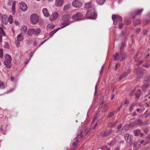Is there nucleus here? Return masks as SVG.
<instances>
[{
  "mask_svg": "<svg viewBox=\"0 0 150 150\" xmlns=\"http://www.w3.org/2000/svg\"><path fill=\"white\" fill-rule=\"evenodd\" d=\"M60 29H61V28H59L50 32L49 34V35L50 36V38L52 37L53 36V35L55 33H56L57 31L59 30Z\"/></svg>",
  "mask_w": 150,
  "mask_h": 150,
  "instance_id": "obj_19",
  "label": "nucleus"
},
{
  "mask_svg": "<svg viewBox=\"0 0 150 150\" xmlns=\"http://www.w3.org/2000/svg\"><path fill=\"white\" fill-rule=\"evenodd\" d=\"M30 19L31 23L35 24L38 23L39 21V17L35 13L32 14L30 17Z\"/></svg>",
  "mask_w": 150,
  "mask_h": 150,
  "instance_id": "obj_3",
  "label": "nucleus"
},
{
  "mask_svg": "<svg viewBox=\"0 0 150 150\" xmlns=\"http://www.w3.org/2000/svg\"><path fill=\"white\" fill-rule=\"evenodd\" d=\"M20 8L23 11H26L28 9L27 5L24 2H21L20 3Z\"/></svg>",
  "mask_w": 150,
  "mask_h": 150,
  "instance_id": "obj_9",
  "label": "nucleus"
},
{
  "mask_svg": "<svg viewBox=\"0 0 150 150\" xmlns=\"http://www.w3.org/2000/svg\"><path fill=\"white\" fill-rule=\"evenodd\" d=\"M127 75V74L126 73H125L122 74L121 75L118 79L119 81H120V80H121L125 76H126Z\"/></svg>",
  "mask_w": 150,
  "mask_h": 150,
  "instance_id": "obj_33",
  "label": "nucleus"
},
{
  "mask_svg": "<svg viewBox=\"0 0 150 150\" xmlns=\"http://www.w3.org/2000/svg\"><path fill=\"white\" fill-rule=\"evenodd\" d=\"M71 16L69 14H66L63 16L61 24L63 25V26L61 28H63L70 24L69 20Z\"/></svg>",
  "mask_w": 150,
  "mask_h": 150,
  "instance_id": "obj_1",
  "label": "nucleus"
},
{
  "mask_svg": "<svg viewBox=\"0 0 150 150\" xmlns=\"http://www.w3.org/2000/svg\"><path fill=\"white\" fill-rule=\"evenodd\" d=\"M124 25V24L122 23L120 24L119 25L118 27L120 29H121L123 27Z\"/></svg>",
  "mask_w": 150,
  "mask_h": 150,
  "instance_id": "obj_51",
  "label": "nucleus"
},
{
  "mask_svg": "<svg viewBox=\"0 0 150 150\" xmlns=\"http://www.w3.org/2000/svg\"><path fill=\"white\" fill-rule=\"evenodd\" d=\"M149 124V122L148 121H146L144 122L143 123V125H148Z\"/></svg>",
  "mask_w": 150,
  "mask_h": 150,
  "instance_id": "obj_62",
  "label": "nucleus"
},
{
  "mask_svg": "<svg viewBox=\"0 0 150 150\" xmlns=\"http://www.w3.org/2000/svg\"><path fill=\"white\" fill-rule=\"evenodd\" d=\"M129 125V127L130 126L132 128L135 127L136 125V124L134 122H131L130 123Z\"/></svg>",
  "mask_w": 150,
  "mask_h": 150,
  "instance_id": "obj_40",
  "label": "nucleus"
},
{
  "mask_svg": "<svg viewBox=\"0 0 150 150\" xmlns=\"http://www.w3.org/2000/svg\"><path fill=\"white\" fill-rule=\"evenodd\" d=\"M14 90V88H12V89L9 90V91H8L7 92V93H10V92L13 91Z\"/></svg>",
  "mask_w": 150,
  "mask_h": 150,
  "instance_id": "obj_63",
  "label": "nucleus"
},
{
  "mask_svg": "<svg viewBox=\"0 0 150 150\" xmlns=\"http://www.w3.org/2000/svg\"><path fill=\"white\" fill-rule=\"evenodd\" d=\"M19 41L18 40L15 42V43L17 47H18L20 46V44Z\"/></svg>",
  "mask_w": 150,
  "mask_h": 150,
  "instance_id": "obj_45",
  "label": "nucleus"
},
{
  "mask_svg": "<svg viewBox=\"0 0 150 150\" xmlns=\"http://www.w3.org/2000/svg\"><path fill=\"white\" fill-rule=\"evenodd\" d=\"M112 133V130L108 131V132L105 131L103 133L102 136L103 137H107L111 134Z\"/></svg>",
  "mask_w": 150,
  "mask_h": 150,
  "instance_id": "obj_14",
  "label": "nucleus"
},
{
  "mask_svg": "<svg viewBox=\"0 0 150 150\" xmlns=\"http://www.w3.org/2000/svg\"><path fill=\"white\" fill-rule=\"evenodd\" d=\"M129 125H125L122 128V129L124 130L125 131H127L129 129Z\"/></svg>",
  "mask_w": 150,
  "mask_h": 150,
  "instance_id": "obj_34",
  "label": "nucleus"
},
{
  "mask_svg": "<svg viewBox=\"0 0 150 150\" xmlns=\"http://www.w3.org/2000/svg\"><path fill=\"white\" fill-rule=\"evenodd\" d=\"M141 93V91L139 89L137 91V93L135 94L136 97L137 99H139Z\"/></svg>",
  "mask_w": 150,
  "mask_h": 150,
  "instance_id": "obj_28",
  "label": "nucleus"
},
{
  "mask_svg": "<svg viewBox=\"0 0 150 150\" xmlns=\"http://www.w3.org/2000/svg\"><path fill=\"white\" fill-rule=\"evenodd\" d=\"M137 121L139 124L141 125L143 124L142 120L140 119L138 120Z\"/></svg>",
  "mask_w": 150,
  "mask_h": 150,
  "instance_id": "obj_48",
  "label": "nucleus"
},
{
  "mask_svg": "<svg viewBox=\"0 0 150 150\" xmlns=\"http://www.w3.org/2000/svg\"><path fill=\"white\" fill-rule=\"evenodd\" d=\"M150 21V20L146 19H144L143 20V23L144 24H146L148 23Z\"/></svg>",
  "mask_w": 150,
  "mask_h": 150,
  "instance_id": "obj_38",
  "label": "nucleus"
},
{
  "mask_svg": "<svg viewBox=\"0 0 150 150\" xmlns=\"http://www.w3.org/2000/svg\"><path fill=\"white\" fill-rule=\"evenodd\" d=\"M63 0H56L55 5L57 7H60L63 4Z\"/></svg>",
  "mask_w": 150,
  "mask_h": 150,
  "instance_id": "obj_11",
  "label": "nucleus"
},
{
  "mask_svg": "<svg viewBox=\"0 0 150 150\" xmlns=\"http://www.w3.org/2000/svg\"><path fill=\"white\" fill-rule=\"evenodd\" d=\"M35 29L32 28L29 30L28 31V34L29 35H31L34 34Z\"/></svg>",
  "mask_w": 150,
  "mask_h": 150,
  "instance_id": "obj_24",
  "label": "nucleus"
},
{
  "mask_svg": "<svg viewBox=\"0 0 150 150\" xmlns=\"http://www.w3.org/2000/svg\"><path fill=\"white\" fill-rule=\"evenodd\" d=\"M17 39L18 41H21L24 39L23 37V34L22 33H20L17 36Z\"/></svg>",
  "mask_w": 150,
  "mask_h": 150,
  "instance_id": "obj_15",
  "label": "nucleus"
},
{
  "mask_svg": "<svg viewBox=\"0 0 150 150\" xmlns=\"http://www.w3.org/2000/svg\"><path fill=\"white\" fill-rule=\"evenodd\" d=\"M129 103V102L127 100V99H126L125 100V103L124 104H125L127 103Z\"/></svg>",
  "mask_w": 150,
  "mask_h": 150,
  "instance_id": "obj_64",
  "label": "nucleus"
},
{
  "mask_svg": "<svg viewBox=\"0 0 150 150\" xmlns=\"http://www.w3.org/2000/svg\"><path fill=\"white\" fill-rule=\"evenodd\" d=\"M96 14L94 12L89 10L87 12L86 17L87 18L95 19L96 18Z\"/></svg>",
  "mask_w": 150,
  "mask_h": 150,
  "instance_id": "obj_4",
  "label": "nucleus"
},
{
  "mask_svg": "<svg viewBox=\"0 0 150 150\" xmlns=\"http://www.w3.org/2000/svg\"><path fill=\"white\" fill-rule=\"evenodd\" d=\"M114 112H110L107 118H108L111 117L114 115Z\"/></svg>",
  "mask_w": 150,
  "mask_h": 150,
  "instance_id": "obj_39",
  "label": "nucleus"
},
{
  "mask_svg": "<svg viewBox=\"0 0 150 150\" xmlns=\"http://www.w3.org/2000/svg\"><path fill=\"white\" fill-rule=\"evenodd\" d=\"M125 42H122V46L120 48L121 50H122L123 49V47L125 46Z\"/></svg>",
  "mask_w": 150,
  "mask_h": 150,
  "instance_id": "obj_46",
  "label": "nucleus"
},
{
  "mask_svg": "<svg viewBox=\"0 0 150 150\" xmlns=\"http://www.w3.org/2000/svg\"><path fill=\"white\" fill-rule=\"evenodd\" d=\"M108 105L107 104H105L104 105L103 107V109L104 110H107V107H108Z\"/></svg>",
  "mask_w": 150,
  "mask_h": 150,
  "instance_id": "obj_50",
  "label": "nucleus"
},
{
  "mask_svg": "<svg viewBox=\"0 0 150 150\" xmlns=\"http://www.w3.org/2000/svg\"><path fill=\"white\" fill-rule=\"evenodd\" d=\"M150 80V76H148V77H146L145 79V80L146 81H149Z\"/></svg>",
  "mask_w": 150,
  "mask_h": 150,
  "instance_id": "obj_57",
  "label": "nucleus"
},
{
  "mask_svg": "<svg viewBox=\"0 0 150 150\" xmlns=\"http://www.w3.org/2000/svg\"><path fill=\"white\" fill-rule=\"evenodd\" d=\"M120 56L122 57V59H121L120 61H122L125 59L126 58L127 56L126 54H125L124 56V55L121 53L120 55Z\"/></svg>",
  "mask_w": 150,
  "mask_h": 150,
  "instance_id": "obj_30",
  "label": "nucleus"
},
{
  "mask_svg": "<svg viewBox=\"0 0 150 150\" xmlns=\"http://www.w3.org/2000/svg\"><path fill=\"white\" fill-rule=\"evenodd\" d=\"M91 2H88L86 3L85 7L86 8H89L91 7Z\"/></svg>",
  "mask_w": 150,
  "mask_h": 150,
  "instance_id": "obj_27",
  "label": "nucleus"
},
{
  "mask_svg": "<svg viewBox=\"0 0 150 150\" xmlns=\"http://www.w3.org/2000/svg\"><path fill=\"white\" fill-rule=\"evenodd\" d=\"M26 43L28 44H30L31 42V40H28L26 41Z\"/></svg>",
  "mask_w": 150,
  "mask_h": 150,
  "instance_id": "obj_61",
  "label": "nucleus"
},
{
  "mask_svg": "<svg viewBox=\"0 0 150 150\" xmlns=\"http://www.w3.org/2000/svg\"><path fill=\"white\" fill-rule=\"evenodd\" d=\"M134 106V104H132L130 106V108H129V110L130 111H131L132 110V108H133V106Z\"/></svg>",
  "mask_w": 150,
  "mask_h": 150,
  "instance_id": "obj_53",
  "label": "nucleus"
},
{
  "mask_svg": "<svg viewBox=\"0 0 150 150\" xmlns=\"http://www.w3.org/2000/svg\"><path fill=\"white\" fill-rule=\"evenodd\" d=\"M11 56L8 54H6L4 63V65L7 68H10L11 67Z\"/></svg>",
  "mask_w": 150,
  "mask_h": 150,
  "instance_id": "obj_2",
  "label": "nucleus"
},
{
  "mask_svg": "<svg viewBox=\"0 0 150 150\" xmlns=\"http://www.w3.org/2000/svg\"><path fill=\"white\" fill-rule=\"evenodd\" d=\"M149 86L148 84H144L142 87V91H144Z\"/></svg>",
  "mask_w": 150,
  "mask_h": 150,
  "instance_id": "obj_29",
  "label": "nucleus"
},
{
  "mask_svg": "<svg viewBox=\"0 0 150 150\" xmlns=\"http://www.w3.org/2000/svg\"><path fill=\"white\" fill-rule=\"evenodd\" d=\"M9 22L11 24L13 23V20L12 16L11 15H10L9 18L8 19Z\"/></svg>",
  "mask_w": 150,
  "mask_h": 150,
  "instance_id": "obj_37",
  "label": "nucleus"
},
{
  "mask_svg": "<svg viewBox=\"0 0 150 150\" xmlns=\"http://www.w3.org/2000/svg\"><path fill=\"white\" fill-rule=\"evenodd\" d=\"M137 72L138 74H139L141 76H142V68L141 67H137Z\"/></svg>",
  "mask_w": 150,
  "mask_h": 150,
  "instance_id": "obj_22",
  "label": "nucleus"
},
{
  "mask_svg": "<svg viewBox=\"0 0 150 150\" xmlns=\"http://www.w3.org/2000/svg\"><path fill=\"white\" fill-rule=\"evenodd\" d=\"M144 132L145 134H147L148 132V129L147 128L144 129Z\"/></svg>",
  "mask_w": 150,
  "mask_h": 150,
  "instance_id": "obj_58",
  "label": "nucleus"
},
{
  "mask_svg": "<svg viewBox=\"0 0 150 150\" xmlns=\"http://www.w3.org/2000/svg\"><path fill=\"white\" fill-rule=\"evenodd\" d=\"M4 83L3 82L0 81V88L4 89L5 88Z\"/></svg>",
  "mask_w": 150,
  "mask_h": 150,
  "instance_id": "obj_35",
  "label": "nucleus"
},
{
  "mask_svg": "<svg viewBox=\"0 0 150 150\" xmlns=\"http://www.w3.org/2000/svg\"><path fill=\"white\" fill-rule=\"evenodd\" d=\"M79 141L78 140H77L74 142L72 143V145L73 146H75L76 145L78 142Z\"/></svg>",
  "mask_w": 150,
  "mask_h": 150,
  "instance_id": "obj_49",
  "label": "nucleus"
},
{
  "mask_svg": "<svg viewBox=\"0 0 150 150\" xmlns=\"http://www.w3.org/2000/svg\"><path fill=\"white\" fill-rule=\"evenodd\" d=\"M148 31L146 30H144L143 32V34L144 35H146L147 34Z\"/></svg>",
  "mask_w": 150,
  "mask_h": 150,
  "instance_id": "obj_55",
  "label": "nucleus"
},
{
  "mask_svg": "<svg viewBox=\"0 0 150 150\" xmlns=\"http://www.w3.org/2000/svg\"><path fill=\"white\" fill-rule=\"evenodd\" d=\"M70 7V5L69 4H67L65 5L63 8V9L64 11H66L68 10Z\"/></svg>",
  "mask_w": 150,
  "mask_h": 150,
  "instance_id": "obj_36",
  "label": "nucleus"
},
{
  "mask_svg": "<svg viewBox=\"0 0 150 150\" xmlns=\"http://www.w3.org/2000/svg\"><path fill=\"white\" fill-rule=\"evenodd\" d=\"M2 35L3 36H5L6 35L4 31L3 30V28L2 27H0V42L2 41Z\"/></svg>",
  "mask_w": 150,
  "mask_h": 150,
  "instance_id": "obj_13",
  "label": "nucleus"
},
{
  "mask_svg": "<svg viewBox=\"0 0 150 150\" xmlns=\"http://www.w3.org/2000/svg\"><path fill=\"white\" fill-rule=\"evenodd\" d=\"M104 103V102L103 101L101 103V104H100V105L99 108H98L99 109H100L101 108H102L103 107V103Z\"/></svg>",
  "mask_w": 150,
  "mask_h": 150,
  "instance_id": "obj_60",
  "label": "nucleus"
},
{
  "mask_svg": "<svg viewBox=\"0 0 150 150\" xmlns=\"http://www.w3.org/2000/svg\"><path fill=\"white\" fill-rule=\"evenodd\" d=\"M143 11V9L142 8L140 9H137L133 12V15L131 17L132 19L134 18L136 15H140L141 14Z\"/></svg>",
  "mask_w": 150,
  "mask_h": 150,
  "instance_id": "obj_8",
  "label": "nucleus"
},
{
  "mask_svg": "<svg viewBox=\"0 0 150 150\" xmlns=\"http://www.w3.org/2000/svg\"><path fill=\"white\" fill-rule=\"evenodd\" d=\"M55 25H54L53 23H50L49 24H48L47 25V28H51V29H53L54 27H55Z\"/></svg>",
  "mask_w": 150,
  "mask_h": 150,
  "instance_id": "obj_31",
  "label": "nucleus"
},
{
  "mask_svg": "<svg viewBox=\"0 0 150 150\" xmlns=\"http://www.w3.org/2000/svg\"><path fill=\"white\" fill-rule=\"evenodd\" d=\"M124 137L125 140L128 143H130L131 140V137L129 136V134L128 133H126L124 135Z\"/></svg>",
  "mask_w": 150,
  "mask_h": 150,
  "instance_id": "obj_12",
  "label": "nucleus"
},
{
  "mask_svg": "<svg viewBox=\"0 0 150 150\" xmlns=\"http://www.w3.org/2000/svg\"><path fill=\"white\" fill-rule=\"evenodd\" d=\"M34 52H31L29 54V56L30 57V58L32 57L33 54Z\"/></svg>",
  "mask_w": 150,
  "mask_h": 150,
  "instance_id": "obj_59",
  "label": "nucleus"
},
{
  "mask_svg": "<svg viewBox=\"0 0 150 150\" xmlns=\"http://www.w3.org/2000/svg\"><path fill=\"white\" fill-rule=\"evenodd\" d=\"M122 125L121 124H119L117 127V129L118 130L120 129L122 127Z\"/></svg>",
  "mask_w": 150,
  "mask_h": 150,
  "instance_id": "obj_54",
  "label": "nucleus"
},
{
  "mask_svg": "<svg viewBox=\"0 0 150 150\" xmlns=\"http://www.w3.org/2000/svg\"><path fill=\"white\" fill-rule=\"evenodd\" d=\"M3 49H0V57L1 58H2L3 57Z\"/></svg>",
  "mask_w": 150,
  "mask_h": 150,
  "instance_id": "obj_41",
  "label": "nucleus"
},
{
  "mask_svg": "<svg viewBox=\"0 0 150 150\" xmlns=\"http://www.w3.org/2000/svg\"><path fill=\"white\" fill-rule=\"evenodd\" d=\"M143 66L146 68H148L150 66V64H148V65H144V64H143Z\"/></svg>",
  "mask_w": 150,
  "mask_h": 150,
  "instance_id": "obj_56",
  "label": "nucleus"
},
{
  "mask_svg": "<svg viewBox=\"0 0 150 150\" xmlns=\"http://www.w3.org/2000/svg\"><path fill=\"white\" fill-rule=\"evenodd\" d=\"M3 22L5 23H7L8 22L7 17L5 15H4L2 17Z\"/></svg>",
  "mask_w": 150,
  "mask_h": 150,
  "instance_id": "obj_21",
  "label": "nucleus"
},
{
  "mask_svg": "<svg viewBox=\"0 0 150 150\" xmlns=\"http://www.w3.org/2000/svg\"><path fill=\"white\" fill-rule=\"evenodd\" d=\"M34 34L36 35H37L40 34L41 32V30L40 28H37L36 29H35Z\"/></svg>",
  "mask_w": 150,
  "mask_h": 150,
  "instance_id": "obj_25",
  "label": "nucleus"
},
{
  "mask_svg": "<svg viewBox=\"0 0 150 150\" xmlns=\"http://www.w3.org/2000/svg\"><path fill=\"white\" fill-rule=\"evenodd\" d=\"M27 28L26 26H22L21 28V31L22 32L21 33H22L24 35L27 30Z\"/></svg>",
  "mask_w": 150,
  "mask_h": 150,
  "instance_id": "obj_17",
  "label": "nucleus"
},
{
  "mask_svg": "<svg viewBox=\"0 0 150 150\" xmlns=\"http://www.w3.org/2000/svg\"><path fill=\"white\" fill-rule=\"evenodd\" d=\"M16 4V1H14L12 7V14L14 15L15 13V6Z\"/></svg>",
  "mask_w": 150,
  "mask_h": 150,
  "instance_id": "obj_18",
  "label": "nucleus"
},
{
  "mask_svg": "<svg viewBox=\"0 0 150 150\" xmlns=\"http://www.w3.org/2000/svg\"><path fill=\"white\" fill-rule=\"evenodd\" d=\"M141 29L140 28H138L136 29L135 33L137 34H139L141 31Z\"/></svg>",
  "mask_w": 150,
  "mask_h": 150,
  "instance_id": "obj_43",
  "label": "nucleus"
},
{
  "mask_svg": "<svg viewBox=\"0 0 150 150\" xmlns=\"http://www.w3.org/2000/svg\"><path fill=\"white\" fill-rule=\"evenodd\" d=\"M97 3L99 5H102L104 4L105 0H96Z\"/></svg>",
  "mask_w": 150,
  "mask_h": 150,
  "instance_id": "obj_32",
  "label": "nucleus"
},
{
  "mask_svg": "<svg viewBox=\"0 0 150 150\" xmlns=\"http://www.w3.org/2000/svg\"><path fill=\"white\" fill-rule=\"evenodd\" d=\"M131 22V21L127 19L125 21V23L127 25L129 24Z\"/></svg>",
  "mask_w": 150,
  "mask_h": 150,
  "instance_id": "obj_47",
  "label": "nucleus"
},
{
  "mask_svg": "<svg viewBox=\"0 0 150 150\" xmlns=\"http://www.w3.org/2000/svg\"><path fill=\"white\" fill-rule=\"evenodd\" d=\"M4 47L6 48L7 49H9V48L10 46L8 42H6L4 44Z\"/></svg>",
  "mask_w": 150,
  "mask_h": 150,
  "instance_id": "obj_44",
  "label": "nucleus"
},
{
  "mask_svg": "<svg viewBox=\"0 0 150 150\" xmlns=\"http://www.w3.org/2000/svg\"><path fill=\"white\" fill-rule=\"evenodd\" d=\"M72 4L74 7L76 8H80L82 5L81 2L78 0H74L72 2Z\"/></svg>",
  "mask_w": 150,
  "mask_h": 150,
  "instance_id": "obj_7",
  "label": "nucleus"
},
{
  "mask_svg": "<svg viewBox=\"0 0 150 150\" xmlns=\"http://www.w3.org/2000/svg\"><path fill=\"white\" fill-rule=\"evenodd\" d=\"M141 23V21L139 19H135L133 21L134 24L135 25H136L138 24H140Z\"/></svg>",
  "mask_w": 150,
  "mask_h": 150,
  "instance_id": "obj_23",
  "label": "nucleus"
},
{
  "mask_svg": "<svg viewBox=\"0 0 150 150\" xmlns=\"http://www.w3.org/2000/svg\"><path fill=\"white\" fill-rule=\"evenodd\" d=\"M119 56V54L118 53H116L115 54L113 55V60L114 61L116 60L117 59H119V58L118 57Z\"/></svg>",
  "mask_w": 150,
  "mask_h": 150,
  "instance_id": "obj_26",
  "label": "nucleus"
},
{
  "mask_svg": "<svg viewBox=\"0 0 150 150\" xmlns=\"http://www.w3.org/2000/svg\"><path fill=\"white\" fill-rule=\"evenodd\" d=\"M141 130L139 129L135 130L133 131L134 134L135 136H138L140 133Z\"/></svg>",
  "mask_w": 150,
  "mask_h": 150,
  "instance_id": "obj_20",
  "label": "nucleus"
},
{
  "mask_svg": "<svg viewBox=\"0 0 150 150\" xmlns=\"http://www.w3.org/2000/svg\"><path fill=\"white\" fill-rule=\"evenodd\" d=\"M83 16V14L81 13L78 12L76 14L74 15L72 17V18L75 19L76 21H77L83 19L82 18H80Z\"/></svg>",
  "mask_w": 150,
  "mask_h": 150,
  "instance_id": "obj_6",
  "label": "nucleus"
},
{
  "mask_svg": "<svg viewBox=\"0 0 150 150\" xmlns=\"http://www.w3.org/2000/svg\"><path fill=\"white\" fill-rule=\"evenodd\" d=\"M107 148V146H104L101 148L102 150H106Z\"/></svg>",
  "mask_w": 150,
  "mask_h": 150,
  "instance_id": "obj_52",
  "label": "nucleus"
},
{
  "mask_svg": "<svg viewBox=\"0 0 150 150\" xmlns=\"http://www.w3.org/2000/svg\"><path fill=\"white\" fill-rule=\"evenodd\" d=\"M42 12L44 15L46 17L49 16V13L47 12V10L46 8H44L42 10Z\"/></svg>",
  "mask_w": 150,
  "mask_h": 150,
  "instance_id": "obj_16",
  "label": "nucleus"
},
{
  "mask_svg": "<svg viewBox=\"0 0 150 150\" xmlns=\"http://www.w3.org/2000/svg\"><path fill=\"white\" fill-rule=\"evenodd\" d=\"M112 18L113 21V23L115 25H116L117 22H120L122 20V18L117 15H113Z\"/></svg>",
  "mask_w": 150,
  "mask_h": 150,
  "instance_id": "obj_5",
  "label": "nucleus"
},
{
  "mask_svg": "<svg viewBox=\"0 0 150 150\" xmlns=\"http://www.w3.org/2000/svg\"><path fill=\"white\" fill-rule=\"evenodd\" d=\"M83 131H82L81 130L80 131V135H79V134H78L77 136V137L78 138L79 137V136H80V138H82L83 137V136L82 135V133H83Z\"/></svg>",
  "mask_w": 150,
  "mask_h": 150,
  "instance_id": "obj_42",
  "label": "nucleus"
},
{
  "mask_svg": "<svg viewBox=\"0 0 150 150\" xmlns=\"http://www.w3.org/2000/svg\"><path fill=\"white\" fill-rule=\"evenodd\" d=\"M58 13L57 12L53 13L50 16V21L55 20L57 18Z\"/></svg>",
  "mask_w": 150,
  "mask_h": 150,
  "instance_id": "obj_10",
  "label": "nucleus"
}]
</instances>
